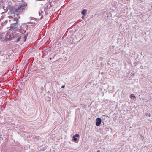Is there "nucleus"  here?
I'll use <instances>...</instances> for the list:
<instances>
[{
  "instance_id": "9",
  "label": "nucleus",
  "mask_w": 152,
  "mask_h": 152,
  "mask_svg": "<svg viewBox=\"0 0 152 152\" xmlns=\"http://www.w3.org/2000/svg\"><path fill=\"white\" fill-rule=\"evenodd\" d=\"M97 152H100V151L99 150H97Z\"/></svg>"
},
{
  "instance_id": "8",
  "label": "nucleus",
  "mask_w": 152,
  "mask_h": 152,
  "mask_svg": "<svg viewBox=\"0 0 152 152\" xmlns=\"http://www.w3.org/2000/svg\"><path fill=\"white\" fill-rule=\"evenodd\" d=\"M64 87H65V86H62L61 87V88H64Z\"/></svg>"
},
{
  "instance_id": "7",
  "label": "nucleus",
  "mask_w": 152,
  "mask_h": 152,
  "mask_svg": "<svg viewBox=\"0 0 152 152\" xmlns=\"http://www.w3.org/2000/svg\"><path fill=\"white\" fill-rule=\"evenodd\" d=\"M3 38L2 35H0V40H1Z\"/></svg>"
},
{
  "instance_id": "1",
  "label": "nucleus",
  "mask_w": 152,
  "mask_h": 152,
  "mask_svg": "<svg viewBox=\"0 0 152 152\" xmlns=\"http://www.w3.org/2000/svg\"><path fill=\"white\" fill-rule=\"evenodd\" d=\"M27 6V4L25 2H22L16 6L15 8L12 9V12L13 13L10 14V16L11 17H15L17 20L18 19L17 17L18 16V14L24 12Z\"/></svg>"
},
{
  "instance_id": "6",
  "label": "nucleus",
  "mask_w": 152,
  "mask_h": 152,
  "mask_svg": "<svg viewBox=\"0 0 152 152\" xmlns=\"http://www.w3.org/2000/svg\"><path fill=\"white\" fill-rule=\"evenodd\" d=\"M130 97H134V98H136L135 96L134 95H133V94H131L130 95Z\"/></svg>"
},
{
  "instance_id": "10",
  "label": "nucleus",
  "mask_w": 152,
  "mask_h": 152,
  "mask_svg": "<svg viewBox=\"0 0 152 152\" xmlns=\"http://www.w3.org/2000/svg\"><path fill=\"white\" fill-rule=\"evenodd\" d=\"M120 152H121V151Z\"/></svg>"
},
{
  "instance_id": "2",
  "label": "nucleus",
  "mask_w": 152,
  "mask_h": 152,
  "mask_svg": "<svg viewBox=\"0 0 152 152\" xmlns=\"http://www.w3.org/2000/svg\"><path fill=\"white\" fill-rule=\"evenodd\" d=\"M96 125L97 126H99L101 123L102 120L99 118H97L96 119Z\"/></svg>"
},
{
  "instance_id": "4",
  "label": "nucleus",
  "mask_w": 152,
  "mask_h": 152,
  "mask_svg": "<svg viewBox=\"0 0 152 152\" xmlns=\"http://www.w3.org/2000/svg\"><path fill=\"white\" fill-rule=\"evenodd\" d=\"M86 10H83L81 12V13L82 14H83V15H85L86 14Z\"/></svg>"
},
{
  "instance_id": "3",
  "label": "nucleus",
  "mask_w": 152,
  "mask_h": 152,
  "mask_svg": "<svg viewBox=\"0 0 152 152\" xmlns=\"http://www.w3.org/2000/svg\"><path fill=\"white\" fill-rule=\"evenodd\" d=\"M79 137V135L78 134H76L75 135L73 136V140L74 141H76L77 140V139L76 137Z\"/></svg>"
},
{
  "instance_id": "5",
  "label": "nucleus",
  "mask_w": 152,
  "mask_h": 152,
  "mask_svg": "<svg viewBox=\"0 0 152 152\" xmlns=\"http://www.w3.org/2000/svg\"><path fill=\"white\" fill-rule=\"evenodd\" d=\"M27 34L25 35L22 38L23 39V40L24 41H25L26 40V38H27Z\"/></svg>"
}]
</instances>
